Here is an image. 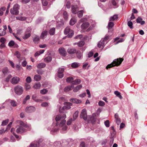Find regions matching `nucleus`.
<instances>
[{
    "label": "nucleus",
    "mask_w": 147,
    "mask_h": 147,
    "mask_svg": "<svg viewBox=\"0 0 147 147\" xmlns=\"http://www.w3.org/2000/svg\"><path fill=\"white\" fill-rule=\"evenodd\" d=\"M74 78H73L71 77H69L67 78L66 79V82H71V84H72V82L73 81Z\"/></svg>",
    "instance_id": "38"
},
{
    "label": "nucleus",
    "mask_w": 147,
    "mask_h": 147,
    "mask_svg": "<svg viewBox=\"0 0 147 147\" xmlns=\"http://www.w3.org/2000/svg\"><path fill=\"white\" fill-rule=\"evenodd\" d=\"M105 124L106 126L107 127H109L110 126L109 122L108 120H106L105 122Z\"/></svg>",
    "instance_id": "59"
},
{
    "label": "nucleus",
    "mask_w": 147,
    "mask_h": 147,
    "mask_svg": "<svg viewBox=\"0 0 147 147\" xmlns=\"http://www.w3.org/2000/svg\"><path fill=\"white\" fill-rule=\"evenodd\" d=\"M64 105L65 106L62 108L63 110L70 109L71 108V106L72 105V104L70 102H66L65 103Z\"/></svg>",
    "instance_id": "7"
},
{
    "label": "nucleus",
    "mask_w": 147,
    "mask_h": 147,
    "mask_svg": "<svg viewBox=\"0 0 147 147\" xmlns=\"http://www.w3.org/2000/svg\"><path fill=\"white\" fill-rule=\"evenodd\" d=\"M20 78L18 77H13L11 81V82L13 84H18L19 82Z\"/></svg>",
    "instance_id": "8"
},
{
    "label": "nucleus",
    "mask_w": 147,
    "mask_h": 147,
    "mask_svg": "<svg viewBox=\"0 0 147 147\" xmlns=\"http://www.w3.org/2000/svg\"><path fill=\"white\" fill-rule=\"evenodd\" d=\"M15 55L16 56L17 58H18L19 59H20L21 55L19 52L16 51V52Z\"/></svg>",
    "instance_id": "48"
},
{
    "label": "nucleus",
    "mask_w": 147,
    "mask_h": 147,
    "mask_svg": "<svg viewBox=\"0 0 147 147\" xmlns=\"http://www.w3.org/2000/svg\"><path fill=\"white\" fill-rule=\"evenodd\" d=\"M123 59L119 58V59H116L114 60L113 62L111 63L108 64L106 67L107 69L115 66L119 65L123 61Z\"/></svg>",
    "instance_id": "2"
},
{
    "label": "nucleus",
    "mask_w": 147,
    "mask_h": 147,
    "mask_svg": "<svg viewBox=\"0 0 147 147\" xmlns=\"http://www.w3.org/2000/svg\"><path fill=\"white\" fill-rule=\"evenodd\" d=\"M77 6L76 5H72L71 7L72 12L76 14L77 13Z\"/></svg>",
    "instance_id": "19"
},
{
    "label": "nucleus",
    "mask_w": 147,
    "mask_h": 147,
    "mask_svg": "<svg viewBox=\"0 0 147 147\" xmlns=\"http://www.w3.org/2000/svg\"><path fill=\"white\" fill-rule=\"evenodd\" d=\"M80 117L81 118H83L84 120H86L87 119V115L86 110L85 109H83L80 115Z\"/></svg>",
    "instance_id": "5"
},
{
    "label": "nucleus",
    "mask_w": 147,
    "mask_h": 147,
    "mask_svg": "<svg viewBox=\"0 0 147 147\" xmlns=\"http://www.w3.org/2000/svg\"><path fill=\"white\" fill-rule=\"evenodd\" d=\"M68 53L70 54H73L76 52V50L74 48H69L67 50Z\"/></svg>",
    "instance_id": "14"
},
{
    "label": "nucleus",
    "mask_w": 147,
    "mask_h": 147,
    "mask_svg": "<svg viewBox=\"0 0 147 147\" xmlns=\"http://www.w3.org/2000/svg\"><path fill=\"white\" fill-rule=\"evenodd\" d=\"M9 121V120L8 119L3 120L2 123L1 125L3 126L6 125L7 124Z\"/></svg>",
    "instance_id": "46"
},
{
    "label": "nucleus",
    "mask_w": 147,
    "mask_h": 147,
    "mask_svg": "<svg viewBox=\"0 0 147 147\" xmlns=\"http://www.w3.org/2000/svg\"><path fill=\"white\" fill-rule=\"evenodd\" d=\"M26 81L27 83H30L31 81V79L30 77V76L28 77L26 79Z\"/></svg>",
    "instance_id": "58"
},
{
    "label": "nucleus",
    "mask_w": 147,
    "mask_h": 147,
    "mask_svg": "<svg viewBox=\"0 0 147 147\" xmlns=\"http://www.w3.org/2000/svg\"><path fill=\"white\" fill-rule=\"evenodd\" d=\"M55 28H53L50 29L49 31V33L51 35H53L55 34Z\"/></svg>",
    "instance_id": "31"
},
{
    "label": "nucleus",
    "mask_w": 147,
    "mask_h": 147,
    "mask_svg": "<svg viewBox=\"0 0 147 147\" xmlns=\"http://www.w3.org/2000/svg\"><path fill=\"white\" fill-rule=\"evenodd\" d=\"M32 30V29L30 27H28L26 29V31L25 32L26 33H29L30 34L31 33V31Z\"/></svg>",
    "instance_id": "62"
},
{
    "label": "nucleus",
    "mask_w": 147,
    "mask_h": 147,
    "mask_svg": "<svg viewBox=\"0 0 147 147\" xmlns=\"http://www.w3.org/2000/svg\"><path fill=\"white\" fill-rule=\"evenodd\" d=\"M41 86V84L39 82L35 84H34L33 86V88L34 89H39Z\"/></svg>",
    "instance_id": "22"
},
{
    "label": "nucleus",
    "mask_w": 147,
    "mask_h": 147,
    "mask_svg": "<svg viewBox=\"0 0 147 147\" xmlns=\"http://www.w3.org/2000/svg\"><path fill=\"white\" fill-rule=\"evenodd\" d=\"M38 146L37 143L32 142L30 145V147H36Z\"/></svg>",
    "instance_id": "61"
},
{
    "label": "nucleus",
    "mask_w": 147,
    "mask_h": 147,
    "mask_svg": "<svg viewBox=\"0 0 147 147\" xmlns=\"http://www.w3.org/2000/svg\"><path fill=\"white\" fill-rule=\"evenodd\" d=\"M72 120L71 118L69 119L67 121V125H70L72 121Z\"/></svg>",
    "instance_id": "63"
},
{
    "label": "nucleus",
    "mask_w": 147,
    "mask_h": 147,
    "mask_svg": "<svg viewBox=\"0 0 147 147\" xmlns=\"http://www.w3.org/2000/svg\"><path fill=\"white\" fill-rule=\"evenodd\" d=\"M57 76L59 78H61L63 76V73H58Z\"/></svg>",
    "instance_id": "64"
},
{
    "label": "nucleus",
    "mask_w": 147,
    "mask_h": 147,
    "mask_svg": "<svg viewBox=\"0 0 147 147\" xmlns=\"http://www.w3.org/2000/svg\"><path fill=\"white\" fill-rule=\"evenodd\" d=\"M115 121L117 125H119L121 123V121L119 117V115L117 113H116L114 115Z\"/></svg>",
    "instance_id": "13"
},
{
    "label": "nucleus",
    "mask_w": 147,
    "mask_h": 147,
    "mask_svg": "<svg viewBox=\"0 0 147 147\" xmlns=\"http://www.w3.org/2000/svg\"><path fill=\"white\" fill-rule=\"evenodd\" d=\"M10 103L11 105L13 107H15L17 105V102L14 100L11 101Z\"/></svg>",
    "instance_id": "55"
},
{
    "label": "nucleus",
    "mask_w": 147,
    "mask_h": 147,
    "mask_svg": "<svg viewBox=\"0 0 147 147\" xmlns=\"http://www.w3.org/2000/svg\"><path fill=\"white\" fill-rule=\"evenodd\" d=\"M71 30V29L69 27H67L65 28L64 31V33L66 35L68 34Z\"/></svg>",
    "instance_id": "34"
},
{
    "label": "nucleus",
    "mask_w": 147,
    "mask_h": 147,
    "mask_svg": "<svg viewBox=\"0 0 147 147\" xmlns=\"http://www.w3.org/2000/svg\"><path fill=\"white\" fill-rule=\"evenodd\" d=\"M74 88V86L73 85L71 86H68L67 87L65 88L64 90L65 92H67L69 90H71Z\"/></svg>",
    "instance_id": "17"
},
{
    "label": "nucleus",
    "mask_w": 147,
    "mask_h": 147,
    "mask_svg": "<svg viewBox=\"0 0 147 147\" xmlns=\"http://www.w3.org/2000/svg\"><path fill=\"white\" fill-rule=\"evenodd\" d=\"M109 37L110 36H109L106 35L105 38L101 40L105 43L106 41L109 39Z\"/></svg>",
    "instance_id": "45"
},
{
    "label": "nucleus",
    "mask_w": 147,
    "mask_h": 147,
    "mask_svg": "<svg viewBox=\"0 0 147 147\" xmlns=\"http://www.w3.org/2000/svg\"><path fill=\"white\" fill-rule=\"evenodd\" d=\"M82 87V85H80L76 87L73 90L74 92H76L80 89Z\"/></svg>",
    "instance_id": "25"
},
{
    "label": "nucleus",
    "mask_w": 147,
    "mask_h": 147,
    "mask_svg": "<svg viewBox=\"0 0 147 147\" xmlns=\"http://www.w3.org/2000/svg\"><path fill=\"white\" fill-rule=\"evenodd\" d=\"M83 11L81 10L78 11V16L79 18H81L82 17L83 13Z\"/></svg>",
    "instance_id": "41"
},
{
    "label": "nucleus",
    "mask_w": 147,
    "mask_h": 147,
    "mask_svg": "<svg viewBox=\"0 0 147 147\" xmlns=\"http://www.w3.org/2000/svg\"><path fill=\"white\" fill-rule=\"evenodd\" d=\"M64 71V69L63 68H59L58 71V73H63Z\"/></svg>",
    "instance_id": "57"
},
{
    "label": "nucleus",
    "mask_w": 147,
    "mask_h": 147,
    "mask_svg": "<svg viewBox=\"0 0 147 147\" xmlns=\"http://www.w3.org/2000/svg\"><path fill=\"white\" fill-rule=\"evenodd\" d=\"M31 36V34L29 33H25L24 36L23 37L24 39H26L29 38Z\"/></svg>",
    "instance_id": "30"
},
{
    "label": "nucleus",
    "mask_w": 147,
    "mask_h": 147,
    "mask_svg": "<svg viewBox=\"0 0 147 147\" xmlns=\"http://www.w3.org/2000/svg\"><path fill=\"white\" fill-rule=\"evenodd\" d=\"M46 66V64L44 63H39L37 65V67L38 68H44Z\"/></svg>",
    "instance_id": "21"
},
{
    "label": "nucleus",
    "mask_w": 147,
    "mask_h": 147,
    "mask_svg": "<svg viewBox=\"0 0 147 147\" xmlns=\"http://www.w3.org/2000/svg\"><path fill=\"white\" fill-rule=\"evenodd\" d=\"M52 59V58L50 56H48L45 58L44 59V60L45 62L47 63H49L51 61Z\"/></svg>",
    "instance_id": "20"
},
{
    "label": "nucleus",
    "mask_w": 147,
    "mask_h": 147,
    "mask_svg": "<svg viewBox=\"0 0 147 147\" xmlns=\"http://www.w3.org/2000/svg\"><path fill=\"white\" fill-rule=\"evenodd\" d=\"M15 45V43L13 41L11 40L8 43V45L10 47H12L14 46Z\"/></svg>",
    "instance_id": "52"
},
{
    "label": "nucleus",
    "mask_w": 147,
    "mask_h": 147,
    "mask_svg": "<svg viewBox=\"0 0 147 147\" xmlns=\"http://www.w3.org/2000/svg\"><path fill=\"white\" fill-rule=\"evenodd\" d=\"M5 34V31L3 30L2 29H0V36H4Z\"/></svg>",
    "instance_id": "42"
},
{
    "label": "nucleus",
    "mask_w": 147,
    "mask_h": 147,
    "mask_svg": "<svg viewBox=\"0 0 147 147\" xmlns=\"http://www.w3.org/2000/svg\"><path fill=\"white\" fill-rule=\"evenodd\" d=\"M74 32L73 31L71 30L69 32L67 36L68 37L71 38L73 35Z\"/></svg>",
    "instance_id": "43"
},
{
    "label": "nucleus",
    "mask_w": 147,
    "mask_h": 147,
    "mask_svg": "<svg viewBox=\"0 0 147 147\" xmlns=\"http://www.w3.org/2000/svg\"><path fill=\"white\" fill-rule=\"evenodd\" d=\"M59 53L63 56H65L67 54L64 48H60L59 50Z\"/></svg>",
    "instance_id": "11"
},
{
    "label": "nucleus",
    "mask_w": 147,
    "mask_h": 147,
    "mask_svg": "<svg viewBox=\"0 0 147 147\" xmlns=\"http://www.w3.org/2000/svg\"><path fill=\"white\" fill-rule=\"evenodd\" d=\"M20 6L18 4H15L12 8L11 9L10 12L13 15H17L19 14Z\"/></svg>",
    "instance_id": "3"
},
{
    "label": "nucleus",
    "mask_w": 147,
    "mask_h": 147,
    "mask_svg": "<svg viewBox=\"0 0 147 147\" xmlns=\"http://www.w3.org/2000/svg\"><path fill=\"white\" fill-rule=\"evenodd\" d=\"M79 112L78 111H76L74 113V114L73 118L74 120H76V118H77Z\"/></svg>",
    "instance_id": "37"
},
{
    "label": "nucleus",
    "mask_w": 147,
    "mask_h": 147,
    "mask_svg": "<svg viewBox=\"0 0 147 147\" xmlns=\"http://www.w3.org/2000/svg\"><path fill=\"white\" fill-rule=\"evenodd\" d=\"M3 73L4 74H6L8 71V69L7 67H5L2 71Z\"/></svg>",
    "instance_id": "56"
},
{
    "label": "nucleus",
    "mask_w": 147,
    "mask_h": 147,
    "mask_svg": "<svg viewBox=\"0 0 147 147\" xmlns=\"http://www.w3.org/2000/svg\"><path fill=\"white\" fill-rule=\"evenodd\" d=\"M137 23H140L141 25H144L145 22L144 21H142V19L140 17H138L136 20Z\"/></svg>",
    "instance_id": "16"
},
{
    "label": "nucleus",
    "mask_w": 147,
    "mask_h": 147,
    "mask_svg": "<svg viewBox=\"0 0 147 147\" xmlns=\"http://www.w3.org/2000/svg\"><path fill=\"white\" fill-rule=\"evenodd\" d=\"M105 44V42H104L102 40H101L98 43L97 46L99 48H101V46H103L104 44Z\"/></svg>",
    "instance_id": "32"
},
{
    "label": "nucleus",
    "mask_w": 147,
    "mask_h": 147,
    "mask_svg": "<svg viewBox=\"0 0 147 147\" xmlns=\"http://www.w3.org/2000/svg\"><path fill=\"white\" fill-rule=\"evenodd\" d=\"M127 25L130 28H133V23L131 21H128L127 22Z\"/></svg>",
    "instance_id": "53"
},
{
    "label": "nucleus",
    "mask_w": 147,
    "mask_h": 147,
    "mask_svg": "<svg viewBox=\"0 0 147 147\" xmlns=\"http://www.w3.org/2000/svg\"><path fill=\"white\" fill-rule=\"evenodd\" d=\"M95 116L93 115L90 118L91 122L93 124H94L95 123L96 121Z\"/></svg>",
    "instance_id": "26"
},
{
    "label": "nucleus",
    "mask_w": 147,
    "mask_h": 147,
    "mask_svg": "<svg viewBox=\"0 0 147 147\" xmlns=\"http://www.w3.org/2000/svg\"><path fill=\"white\" fill-rule=\"evenodd\" d=\"M14 90L17 94L20 95L23 93V88L21 86L18 85L14 88Z\"/></svg>",
    "instance_id": "4"
},
{
    "label": "nucleus",
    "mask_w": 147,
    "mask_h": 147,
    "mask_svg": "<svg viewBox=\"0 0 147 147\" xmlns=\"http://www.w3.org/2000/svg\"><path fill=\"white\" fill-rule=\"evenodd\" d=\"M41 76L38 75H35L34 77V80L36 81H38L40 80Z\"/></svg>",
    "instance_id": "28"
},
{
    "label": "nucleus",
    "mask_w": 147,
    "mask_h": 147,
    "mask_svg": "<svg viewBox=\"0 0 147 147\" xmlns=\"http://www.w3.org/2000/svg\"><path fill=\"white\" fill-rule=\"evenodd\" d=\"M66 117V115L65 114L57 115L56 118L55 120L56 121H58L60 120H61L59 124V126L62 127V129L63 131L66 130L67 128V126L65 125L66 121L65 119Z\"/></svg>",
    "instance_id": "1"
},
{
    "label": "nucleus",
    "mask_w": 147,
    "mask_h": 147,
    "mask_svg": "<svg viewBox=\"0 0 147 147\" xmlns=\"http://www.w3.org/2000/svg\"><path fill=\"white\" fill-rule=\"evenodd\" d=\"M89 26L90 24L88 22H85L81 25V27L82 29L85 30L89 27Z\"/></svg>",
    "instance_id": "10"
},
{
    "label": "nucleus",
    "mask_w": 147,
    "mask_h": 147,
    "mask_svg": "<svg viewBox=\"0 0 147 147\" xmlns=\"http://www.w3.org/2000/svg\"><path fill=\"white\" fill-rule=\"evenodd\" d=\"M39 40V37L38 36H35L33 39V41L34 43H38Z\"/></svg>",
    "instance_id": "27"
},
{
    "label": "nucleus",
    "mask_w": 147,
    "mask_h": 147,
    "mask_svg": "<svg viewBox=\"0 0 147 147\" xmlns=\"http://www.w3.org/2000/svg\"><path fill=\"white\" fill-rule=\"evenodd\" d=\"M25 88L26 90H28L30 88V86L29 84L26 83L25 85Z\"/></svg>",
    "instance_id": "54"
},
{
    "label": "nucleus",
    "mask_w": 147,
    "mask_h": 147,
    "mask_svg": "<svg viewBox=\"0 0 147 147\" xmlns=\"http://www.w3.org/2000/svg\"><path fill=\"white\" fill-rule=\"evenodd\" d=\"M78 59L81 58L82 56V53L80 51H78L76 53Z\"/></svg>",
    "instance_id": "29"
},
{
    "label": "nucleus",
    "mask_w": 147,
    "mask_h": 147,
    "mask_svg": "<svg viewBox=\"0 0 147 147\" xmlns=\"http://www.w3.org/2000/svg\"><path fill=\"white\" fill-rule=\"evenodd\" d=\"M18 123H19L20 125L22 126V127L23 126L25 127H27V125L26 124H24V122L21 121H18Z\"/></svg>",
    "instance_id": "44"
},
{
    "label": "nucleus",
    "mask_w": 147,
    "mask_h": 147,
    "mask_svg": "<svg viewBox=\"0 0 147 147\" xmlns=\"http://www.w3.org/2000/svg\"><path fill=\"white\" fill-rule=\"evenodd\" d=\"M70 101L76 104L80 103L81 102V101L76 98H72L70 99Z\"/></svg>",
    "instance_id": "15"
},
{
    "label": "nucleus",
    "mask_w": 147,
    "mask_h": 147,
    "mask_svg": "<svg viewBox=\"0 0 147 147\" xmlns=\"http://www.w3.org/2000/svg\"><path fill=\"white\" fill-rule=\"evenodd\" d=\"M41 1L43 6H45L47 5L48 2L47 1L45 0H41Z\"/></svg>",
    "instance_id": "50"
},
{
    "label": "nucleus",
    "mask_w": 147,
    "mask_h": 147,
    "mask_svg": "<svg viewBox=\"0 0 147 147\" xmlns=\"http://www.w3.org/2000/svg\"><path fill=\"white\" fill-rule=\"evenodd\" d=\"M16 19L20 21H24L27 18L25 17L18 16L16 17Z\"/></svg>",
    "instance_id": "23"
},
{
    "label": "nucleus",
    "mask_w": 147,
    "mask_h": 147,
    "mask_svg": "<svg viewBox=\"0 0 147 147\" xmlns=\"http://www.w3.org/2000/svg\"><path fill=\"white\" fill-rule=\"evenodd\" d=\"M48 32L47 30H45L42 32L40 37V38L43 39H44L47 36L48 34Z\"/></svg>",
    "instance_id": "9"
},
{
    "label": "nucleus",
    "mask_w": 147,
    "mask_h": 147,
    "mask_svg": "<svg viewBox=\"0 0 147 147\" xmlns=\"http://www.w3.org/2000/svg\"><path fill=\"white\" fill-rule=\"evenodd\" d=\"M30 99V96L29 95H27L26 97H25V98L24 99L23 101V104H25L26 101L29 100Z\"/></svg>",
    "instance_id": "40"
},
{
    "label": "nucleus",
    "mask_w": 147,
    "mask_h": 147,
    "mask_svg": "<svg viewBox=\"0 0 147 147\" xmlns=\"http://www.w3.org/2000/svg\"><path fill=\"white\" fill-rule=\"evenodd\" d=\"M81 80L80 79H77L73 80L72 82V85H77L78 84L80 83Z\"/></svg>",
    "instance_id": "24"
},
{
    "label": "nucleus",
    "mask_w": 147,
    "mask_h": 147,
    "mask_svg": "<svg viewBox=\"0 0 147 147\" xmlns=\"http://www.w3.org/2000/svg\"><path fill=\"white\" fill-rule=\"evenodd\" d=\"M78 64L77 63H74L71 64V66L73 68H77L78 67Z\"/></svg>",
    "instance_id": "51"
},
{
    "label": "nucleus",
    "mask_w": 147,
    "mask_h": 147,
    "mask_svg": "<svg viewBox=\"0 0 147 147\" xmlns=\"http://www.w3.org/2000/svg\"><path fill=\"white\" fill-rule=\"evenodd\" d=\"M32 98L36 102H38L41 101V100L37 99V96L36 94L33 95L32 96Z\"/></svg>",
    "instance_id": "36"
},
{
    "label": "nucleus",
    "mask_w": 147,
    "mask_h": 147,
    "mask_svg": "<svg viewBox=\"0 0 147 147\" xmlns=\"http://www.w3.org/2000/svg\"><path fill=\"white\" fill-rule=\"evenodd\" d=\"M24 129L22 126L20 127L19 128L17 129L16 132L18 133H22L24 131Z\"/></svg>",
    "instance_id": "18"
},
{
    "label": "nucleus",
    "mask_w": 147,
    "mask_h": 147,
    "mask_svg": "<svg viewBox=\"0 0 147 147\" xmlns=\"http://www.w3.org/2000/svg\"><path fill=\"white\" fill-rule=\"evenodd\" d=\"M114 94L120 99L122 98V96L121 95V93L120 92L117 91H116L114 92Z\"/></svg>",
    "instance_id": "35"
},
{
    "label": "nucleus",
    "mask_w": 147,
    "mask_h": 147,
    "mask_svg": "<svg viewBox=\"0 0 147 147\" xmlns=\"http://www.w3.org/2000/svg\"><path fill=\"white\" fill-rule=\"evenodd\" d=\"M114 25V23L113 22H109L108 24L107 28L109 30L108 31L112 32L113 31V30H111L113 26Z\"/></svg>",
    "instance_id": "12"
},
{
    "label": "nucleus",
    "mask_w": 147,
    "mask_h": 147,
    "mask_svg": "<svg viewBox=\"0 0 147 147\" xmlns=\"http://www.w3.org/2000/svg\"><path fill=\"white\" fill-rule=\"evenodd\" d=\"M76 22V20L74 19H71L70 21V24L71 25H74Z\"/></svg>",
    "instance_id": "47"
},
{
    "label": "nucleus",
    "mask_w": 147,
    "mask_h": 147,
    "mask_svg": "<svg viewBox=\"0 0 147 147\" xmlns=\"http://www.w3.org/2000/svg\"><path fill=\"white\" fill-rule=\"evenodd\" d=\"M105 105V103L103 101H100L98 102V105L100 106H103Z\"/></svg>",
    "instance_id": "60"
},
{
    "label": "nucleus",
    "mask_w": 147,
    "mask_h": 147,
    "mask_svg": "<svg viewBox=\"0 0 147 147\" xmlns=\"http://www.w3.org/2000/svg\"><path fill=\"white\" fill-rule=\"evenodd\" d=\"M118 16L117 15H115L111 17L109 19V21H114L118 18Z\"/></svg>",
    "instance_id": "33"
},
{
    "label": "nucleus",
    "mask_w": 147,
    "mask_h": 147,
    "mask_svg": "<svg viewBox=\"0 0 147 147\" xmlns=\"http://www.w3.org/2000/svg\"><path fill=\"white\" fill-rule=\"evenodd\" d=\"M85 42L84 41H81L79 42H78L77 43V44L78 45V46L79 47H82L84 46V45L85 44Z\"/></svg>",
    "instance_id": "39"
},
{
    "label": "nucleus",
    "mask_w": 147,
    "mask_h": 147,
    "mask_svg": "<svg viewBox=\"0 0 147 147\" xmlns=\"http://www.w3.org/2000/svg\"><path fill=\"white\" fill-rule=\"evenodd\" d=\"M35 110V108L34 106H30L27 107L25 109V111L27 113H30L34 111Z\"/></svg>",
    "instance_id": "6"
},
{
    "label": "nucleus",
    "mask_w": 147,
    "mask_h": 147,
    "mask_svg": "<svg viewBox=\"0 0 147 147\" xmlns=\"http://www.w3.org/2000/svg\"><path fill=\"white\" fill-rule=\"evenodd\" d=\"M48 92L47 90L45 89H43L41 90L40 91V93L42 94H45L47 93Z\"/></svg>",
    "instance_id": "49"
}]
</instances>
